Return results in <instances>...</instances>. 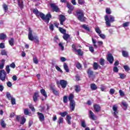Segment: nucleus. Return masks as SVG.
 Masks as SVG:
<instances>
[{
  "mask_svg": "<svg viewBox=\"0 0 130 130\" xmlns=\"http://www.w3.org/2000/svg\"><path fill=\"white\" fill-rule=\"evenodd\" d=\"M38 117L41 122L44 121V119H45L44 115H43V114L39 115Z\"/></svg>",
  "mask_w": 130,
  "mask_h": 130,
  "instance_id": "nucleus-23",
  "label": "nucleus"
},
{
  "mask_svg": "<svg viewBox=\"0 0 130 130\" xmlns=\"http://www.w3.org/2000/svg\"><path fill=\"white\" fill-rule=\"evenodd\" d=\"M38 97H39V94L38 92H35L33 96L34 102H36V101H37Z\"/></svg>",
  "mask_w": 130,
  "mask_h": 130,
  "instance_id": "nucleus-17",
  "label": "nucleus"
},
{
  "mask_svg": "<svg viewBox=\"0 0 130 130\" xmlns=\"http://www.w3.org/2000/svg\"><path fill=\"white\" fill-rule=\"evenodd\" d=\"M75 16L78 18L80 22H84L86 20V18L84 17V12L82 10H79L76 11Z\"/></svg>",
  "mask_w": 130,
  "mask_h": 130,
  "instance_id": "nucleus-3",
  "label": "nucleus"
},
{
  "mask_svg": "<svg viewBox=\"0 0 130 130\" xmlns=\"http://www.w3.org/2000/svg\"><path fill=\"white\" fill-rule=\"evenodd\" d=\"M87 74L89 77H91V76H93V71H92L91 69H89L87 71Z\"/></svg>",
  "mask_w": 130,
  "mask_h": 130,
  "instance_id": "nucleus-36",
  "label": "nucleus"
},
{
  "mask_svg": "<svg viewBox=\"0 0 130 130\" xmlns=\"http://www.w3.org/2000/svg\"><path fill=\"white\" fill-rule=\"evenodd\" d=\"M8 42L11 46H14L15 44V40L14 39V38H10Z\"/></svg>",
  "mask_w": 130,
  "mask_h": 130,
  "instance_id": "nucleus-16",
  "label": "nucleus"
},
{
  "mask_svg": "<svg viewBox=\"0 0 130 130\" xmlns=\"http://www.w3.org/2000/svg\"><path fill=\"white\" fill-rule=\"evenodd\" d=\"M28 37L29 40H30V41H33V40H35V42L36 43H38L39 42V40H38V37L36 36L34 37L33 35L32 34V29H31L30 28H28Z\"/></svg>",
  "mask_w": 130,
  "mask_h": 130,
  "instance_id": "nucleus-4",
  "label": "nucleus"
},
{
  "mask_svg": "<svg viewBox=\"0 0 130 130\" xmlns=\"http://www.w3.org/2000/svg\"><path fill=\"white\" fill-rule=\"evenodd\" d=\"M63 67L66 73H69L70 72V69H69V66H68V64H67V63L64 62Z\"/></svg>",
  "mask_w": 130,
  "mask_h": 130,
  "instance_id": "nucleus-15",
  "label": "nucleus"
},
{
  "mask_svg": "<svg viewBox=\"0 0 130 130\" xmlns=\"http://www.w3.org/2000/svg\"><path fill=\"white\" fill-rule=\"evenodd\" d=\"M6 38H7V35L3 33L0 35V39H1V40H4V39H6Z\"/></svg>",
  "mask_w": 130,
  "mask_h": 130,
  "instance_id": "nucleus-30",
  "label": "nucleus"
},
{
  "mask_svg": "<svg viewBox=\"0 0 130 130\" xmlns=\"http://www.w3.org/2000/svg\"><path fill=\"white\" fill-rule=\"evenodd\" d=\"M3 9L5 12H7L8 11V5L7 4H3Z\"/></svg>",
  "mask_w": 130,
  "mask_h": 130,
  "instance_id": "nucleus-53",
  "label": "nucleus"
},
{
  "mask_svg": "<svg viewBox=\"0 0 130 130\" xmlns=\"http://www.w3.org/2000/svg\"><path fill=\"white\" fill-rule=\"evenodd\" d=\"M90 88L91 90H97V86L95 84H91L90 85Z\"/></svg>",
  "mask_w": 130,
  "mask_h": 130,
  "instance_id": "nucleus-31",
  "label": "nucleus"
},
{
  "mask_svg": "<svg viewBox=\"0 0 130 130\" xmlns=\"http://www.w3.org/2000/svg\"><path fill=\"white\" fill-rule=\"evenodd\" d=\"M59 46L61 50L63 51V50L64 49V47H63L62 43H59Z\"/></svg>",
  "mask_w": 130,
  "mask_h": 130,
  "instance_id": "nucleus-51",
  "label": "nucleus"
},
{
  "mask_svg": "<svg viewBox=\"0 0 130 130\" xmlns=\"http://www.w3.org/2000/svg\"><path fill=\"white\" fill-rule=\"evenodd\" d=\"M119 75L120 76V79H125V77H126V76L124 74L119 73Z\"/></svg>",
  "mask_w": 130,
  "mask_h": 130,
  "instance_id": "nucleus-43",
  "label": "nucleus"
},
{
  "mask_svg": "<svg viewBox=\"0 0 130 130\" xmlns=\"http://www.w3.org/2000/svg\"><path fill=\"white\" fill-rule=\"evenodd\" d=\"M18 4L20 9H23V7H24V5H23V1L18 0Z\"/></svg>",
  "mask_w": 130,
  "mask_h": 130,
  "instance_id": "nucleus-22",
  "label": "nucleus"
},
{
  "mask_svg": "<svg viewBox=\"0 0 130 130\" xmlns=\"http://www.w3.org/2000/svg\"><path fill=\"white\" fill-rule=\"evenodd\" d=\"M11 101V104L12 105H16V99H15L14 98H13V99H12L11 100H10Z\"/></svg>",
  "mask_w": 130,
  "mask_h": 130,
  "instance_id": "nucleus-44",
  "label": "nucleus"
},
{
  "mask_svg": "<svg viewBox=\"0 0 130 130\" xmlns=\"http://www.w3.org/2000/svg\"><path fill=\"white\" fill-rule=\"evenodd\" d=\"M129 22H125L122 24V27H123L124 28H126V27H128L129 26Z\"/></svg>",
  "mask_w": 130,
  "mask_h": 130,
  "instance_id": "nucleus-28",
  "label": "nucleus"
},
{
  "mask_svg": "<svg viewBox=\"0 0 130 130\" xmlns=\"http://www.w3.org/2000/svg\"><path fill=\"white\" fill-rule=\"evenodd\" d=\"M122 55L124 57H128V52L124 50L122 51Z\"/></svg>",
  "mask_w": 130,
  "mask_h": 130,
  "instance_id": "nucleus-18",
  "label": "nucleus"
},
{
  "mask_svg": "<svg viewBox=\"0 0 130 130\" xmlns=\"http://www.w3.org/2000/svg\"><path fill=\"white\" fill-rule=\"evenodd\" d=\"M63 101L64 103H68V96H64L63 98Z\"/></svg>",
  "mask_w": 130,
  "mask_h": 130,
  "instance_id": "nucleus-57",
  "label": "nucleus"
},
{
  "mask_svg": "<svg viewBox=\"0 0 130 130\" xmlns=\"http://www.w3.org/2000/svg\"><path fill=\"white\" fill-rule=\"evenodd\" d=\"M122 105L124 107V109H126V108H127V104L125 101L122 102Z\"/></svg>",
  "mask_w": 130,
  "mask_h": 130,
  "instance_id": "nucleus-35",
  "label": "nucleus"
},
{
  "mask_svg": "<svg viewBox=\"0 0 130 130\" xmlns=\"http://www.w3.org/2000/svg\"><path fill=\"white\" fill-rule=\"evenodd\" d=\"M1 54L2 55H8V53H7V51L5 50H2Z\"/></svg>",
  "mask_w": 130,
  "mask_h": 130,
  "instance_id": "nucleus-42",
  "label": "nucleus"
},
{
  "mask_svg": "<svg viewBox=\"0 0 130 130\" xmlns=\"http://www.w3.org/2000/svg\"><path fill=\"white\" fill-rule=\"evenodd\" d=\"M7 85L8 87H9V88H11V87H12V82H11L10 81L7 82Z\"/></svg>",
  "mask_w": 130,
  "mask_h": 130,
  "instance_id": "nucleus-64",
  "label": "nucleus"
},
{
  "mask_svg": "<svg viewBox=\"0 0 130 130\" xmlns=\"http://www.w3.org/2000/svg\"><path fill=\"white\" fill-rule=\"evenodd\" d=\"M106 12L107 14H111V10H110V8H107L106 9Z\"/></svg>",
  "mask_w": 130,
  "mask_h": 130,
  "instance_id": "nucleus-59",
  "label": "nucleus"
},
{
  "mask_svg": "<svg viewBox=\"0 0 130 130\" xmlns=\"http://www.w3.org/2000/svg\"><path fill=\"white\" fill-rule=\"evenodd\" d=\"M105 60L103 58H101L100 60V63L101 66H104V62Z\"/></svg>",
  "mask_w": 130,
  "mask_h": 130,
  "instance_id": "nucleus-48",
  "label": "nucleus"
},
{
  "mask_svg": "<svg viewBox=\"0 0 130 130\" xmlns=\"http://www.w3.org/2000/svg\"><path fill=\"white\" fill-rule=\"evenodd\" d=\"M95 31L96 33H97L98 34V35H99L100 34H101V33L102 32L101 31V29H100V28H99V27H95Z\"/></svg>",
  "mask_w": 130,
  "mask_h": 130,
  "instance_id": "nucleus-25",
  "label": "nucleus"
},
{
  "mask_svg": "<svg viewBox=\"0 0 130 130\" xmlns=\"http://www.w3.org/2000/svg\"><path fill=\"white\" fill-rule=\"evenodd\" d=\"M6 96L9 100H10L13 98V96L11 95V93H10V92H7Z\"/></svg>",
  "mask_w": 130,
  "mask_h": 130,
  "instance_id": "nucleus-29",
  "label": "nucleus"
},
{
  "mask_svg": "<svg viewBox=\"0 0 130 130\" xmlns=\"http://www.w3.org/2000/svg\"><path fill=\"white\" fill-rule=\"evenodd\" d=\"M24 114H29V109H25L24 110Z\"/></svg>",
  "mask_w": 130,
  "mask_h": 130,
  "instance_id": "nucleus-61",
  "label": "nucleus"
},
{
  "mask_svg": "<svg viewBox=\"0 0 130 130\" xmlns=\"http://www.w3.org/2000/svg\"><path fill=\"white\" fill-rule=\"evenodd\" d=\"M123 68L126 72H128V71H129V67H128V66L125 65L123 66Z\"/></svg>",
  "mask_w": 130,
  "mask_h": 130,
  "instance_id": "nucleus-56",
  "label": "nucleus"
},
{
  "mask_svg": "<svg viewBox=\"0 0 130 130\" xmlns=\"http://www.w3.org/2000/svg\"><path fill=\"white\" fill-rule=\"evenodd\" d=\"M99 36H100V37H101V38H102V39H105V38L106 37L105 36V35L101 34V33L100 35H99Z\"/></svg>",
  "mask_w": 130,
  "mask_h": 130,
  "instance_id": "nucleus-55",
  "label": "nucleus"
},
{
  "mask_svg": "<svg viewBox=\"0 0 130 130\" xmlns=\"http://www.w3.org/2000/svg\"><path fill=\"white\" fill-rule=\"evenodd\" d=\"M71 119H72V117L70 115H67V123H68V124H71L72 122H71Z\"/></svg>",
  "mask_w": 130,
  "mask_h": 130,
  "instance_id": "nucleus-21",
  "label": "nucleus"
},
{
  "mask_svg": "<svg viewBox=\"0 0 130 130\" xmlns=\"http://www.w3.org/2000/svg\"><path fill=\"white\" fill-rule=\"evenodd\" d=\"M92 41L93 45V46L95 47V48H97L98 46L97 45H96V40H94V39L92 38Z\"/></svg>",
  "mask_w": 130,
  "mask_h": 130,
  "instance_id": "nucleus-45",
  "label": "nucleus"
},
{
  "mask_svg": "<svg viewBox=\"0 0 130 130\" xmlns=\"http://www.w3.org/2000/svg\"><path fill=\"white\" fill-rule=\"evenodd\" d=\"M6 77H7V73L5 70H1L0 71V79L3 81H6Z\"/></svg>",
  "mask_w": 130,
  "mask_h": 130,
  "instance_id": "nucleus-7",
  "label": "nucleus"
},
{
  "mask_svg": "<svg viewBox=\"0 0 130 130\" xmlns=\"http://www.w3.org/2000/svg\"><path fill=\"white\" fill-rule=\"evenodd\" d=\"M5 62H6V60L5 59H3L1 61L0 69H4V67H5Z\"/></svg>",
  "mask_w": 130,
  "mask_h": 130,
  "instance_id": "nucleus-20",
  "label": "nucleus"
},
{
  "mask_svg": "<svg viewBox=\"0 0 130 130\" xmlns=\"http://www.w3.org/2000/svg\"><path fill=\"white\" fill-rule=\"evenodd\" d=\"M89 117L92 120H96V119H97V117H96L94 114H90Z\"/></svg>",
  "mask_w": 130,
  "mask_h": 130,
  "instance_id": "nucleus-24",
  "label": "nucleus"
},
{
  "mask_svg": "<svg viewBox=\"0 0 130 130\" xmlns=\"http://www.w3.org/2000/svg\"><path fill=\"white\" fill-rule=\"evenodd\" d=\"M41 94L44 96L45 98H47V94H46V91L44 89H42L40 90Z\"/></svg>",
  "mask_w": 130,
  "mask_h": 130,
  "instance_id": "nucleus-19",
  "label": "nucleus"
},
{
  "mask_svg": "<svg viewBox=\"0 0 130 130\" xmlns=\"http://www.w3.org/2000/svg\"><path fill=\"white\" fill-rule=\"evenodd\" d=\"M68 99L69 101H70V102H72V101H75L73 100V99H74V94H70Z\"/></svg>",
  "mask_w": 130,
  "mask_h": 130,
  "instance_id": "nucleus-32",
  "label": "nucleus"
},
{
  "mask_svg": "<svg viewBox=\"0 0 130 130\" xmlns=\"http://www.w3.org/2000/svg\"><path fill=\"white\" fill-rule=\"evenodd\" d=\"M114 93H115V90L113 88L110 89V94H111V95H113V94H114Z\"/></svg>",
  "mask_w": 130,
  "mask_h": 130,
  "instance_id": "nucleus-50",
  "label": "nucleus"
},
{
  "mask_svg": "<svg viewBox=\"0 0 130 130\" xmlns=\"http://www.w3.org/2000/svg\"><path fill=\"white\" fill-rule=\"evenodd\" d=\"M59 84L63 89H64V88L67 87V85H68V82L64 80H60L59 81Z\"/></svg>",
  "mask_w": 130,
  "mask_h": 130,
  "instance_id": "nucleus-8",
  "label": "nucleus"
},
{
  "mask_svg": "<svg viewBox=\"0 0 130 130\" xmlns=\"http://www.w3.org/2000/svg\"><path fill=\"white\" fill-rule=\"evenodd\" d=\"M67 8H68L69 9L68 13L69 14H72V12L74 11V6H73V5H72L71 4L69 3H67Z\"/></svg>",
  "mask_w": 130,
  "mask_h": 130,
  "instance_id": "nucleus-9",
  "label": "nucleus"
},
{
  "mask_svg": "<svg viewBox=\"0 0 130 130\" xmlns=\"http://www.w3.org/2000/svg\"><path fill=\"white\" fill-rule=\"evenodd\" d=\"M113 110L114 111V114H117V106L114 105L113 106Z\"/></svg>",
  "mask_w": 130,
  "mask_h": 130,
  "instance_id": "nucleus-27",
  "label": "nucleus"
},
{
  "mask_svg": "<svg viewBox=\"0 0 130 130\" xmlns=\"http://www.w3.org/2000/svg\"><path fill=\"white\" fill-rule=\"evenodd\" d=\"M29 108L31 109V111H33L34 112H35V108H34V107L32 105H29Z\"/></svg>",
  "mask_w": 130,
  "mask_h": 130,
  "instance_id": "nucleus-58",
  "label": "nucleus"
},
{
  "mask_svg": "<svg viewBox=\"0 0 130 130\" xmlns=\"http://www.w3.org/2000/svg\"><path fill=\"white\" fill-rule=\"evenodd\" d=\"M70 105L71 110H72V111H73V110H75V106H76V103L75 102V101L70 102Z\"/></svg>",
  "mask_w": 130,
  "mask_h": 130,
  "instance_id": "nucleus-13",
  "label": "nucleus"
},
{
  "mask_svg": "<svg viewBox=\"0 0 130 130\" xmlns=\"http://www.w3.org/2000/svg\"><path fill=\"white\" fill-rule=\"evenodd\" d=\"M59 21L60 25H63V22L66 21V17L63 15H60Z\"/></svg>",
  "mask_w": 130,
  "mask_h": 130,
  "instance_id": "nucleus-14",
  "label": "nucleus"
},
{
  "mask_svg": "<svg viewBox=\"0 0 130 130\" xmlns=\"http://www.w3.org/2000/svg\"><path fill=\"white\" fill-rule=\"evenodd\" d=\"M105 20L107 27H111V23H113V22L115 21V17L112 15H105Z\"/></svg>",
  "mask_w": 130,
  "mask_h": 130,
  "instance_id": "nucleus-2",
  "label": "nucleus"
},
{
  "mask_svg": "<svg viewBox=\"0 0 130 130\" xmlns=\"http://www.w3.org/2000/svg\"><path fill=\"white\" fill-rule=\"evenodd\" d=\"M76 68H77L78 70H81L82 69V65L81 64V63H80V62H78L76 63Z\"/></svg>",
  "mask_w": 130,
  "mask_h": 130,
  "instance_id": "nucleus-37",
  "label": "nucleus"
},
{
  "mask_svg": "<svg viewBox=\"0 0 130 130\" xmlns=\"http://www.w3.org/2000/svg\"><path fill=\"white\" fill-rule=\"evenodd\" d=\"M75 88V90L76 93H79V92L81 91V87L79 86V85H76Z\"/></svg>",
  "mask_w": 130,
  "mask_h": 130,
  "instance_id": "nucleus-26",
  "label": "nucleus"
},
{
  "mask_svg": "<svg viewBox=\"0 0 130 130\" xmlns=\"http://www.w3.org/2000/svg\"><path fill=\"white\" fill-rule=\"evenodd\" d=\"M6 71L7 74H10V72H11V69H10V66L8 65L6 66Z\"/></svg>",
  "mask_w": 130,
  "mask_h": 130,
  "instance_id": "nucleus-39",
  "label": "nucleus"
},
{
  "mask_svg": "<svg viewBox=\"0 0 130 130\" xmlns=\"http://www.w3.org/2000/svg\"><path fill=\"white\" fill-rule=\"evenodd\" d=\"M33 61L35 63H36V64H37L39 62L38 59H37V57H34L33 58Z\"/></svg>",
  "mask_w": 130,
  "mask_h": 130,
  "instance_id": "nucleus-54",
  "label": "nucleus"
},
{
  "mask_svg": "<svg viewBox=\"0 0 130 130\" xmlns=\"http://www.w3.org/2000/svg\"><path fill=\"white\" fill-rule=\"evenodd\" d=\"M50 6L55 12H59V8H58L57 6H56L55 4H51Z\"/></svg>",
  "mask_w": 130,
  "mask_h": 130,
  "instance_id": "nucleus-10",
  "label": "nucleus"
},
{
  "mask_svg": "<svg viewBox=\"0 0 130 130\" xmlns=\"http://www.w3.org/2000/svg\"><path fill=\"white\" fill-rule=\"evenodd\" d=\"M5 43H1L0 44V48L1 49H4L5 48Z\"/></svg>",
  "mask_w": 130,
  "mask_h": 130,
  "instance_id": "nucleus-62",
  "label": "nucleus"
},
{
  "mask_svg": "<svg viewBox=\"0 0 130 130\" xmlns=\"http://www.w3.org/2000/svg\"><path fill=\"white\" fill-rule=\"evenodd\" d=\"M55 68L56 70H57V71H58V72H60V73L62 74V73H63L62 70H61V69H60V68H59V67L56 66H55Z\"/></svg>",
  "mask_w": 130,
  "mask_h": 130,
  "instance_id": "nucleus-41",
  "label": "nucleus"
},
{
  "mask_svg": "<svg viewBox=\"0 0 130 130\" xmlns=\"http://www.w3.org/2000/svg\"><path fill=\"white\" fill-rule=\"evenodd\" d=\"M93 67L94 70H98V68H99V65L98 63H97V62H94Z\"/></svg>",
  "mask_w": 130,
  "mask_h": 130,
  "instance_id": "nucleus-34",
  "label": "nucleus"
},
{
  "mask_svg": "<svg viewBox=\"0 0 130 130\" xmlns=\"http://www.w3.org/2000/svg\"><path fill=\"white\" fill-rule=\"evenodd\" d=\"M16 121L20 122V124H24L26 122V118L21 115L16 116Z\"/></svg>",
  "mask_w": 130,
  "mask_h": 130,
  "instance_id": "nucleus-6",
  "label": "nucleus"
},
{
  "mask_svg": "<svg viewBox=\"0 0 130 130\" xmlns=\"http://www.w3.org/2000/svg\"><path fill=\"white\" fill-rule=\"evenodd\" d=\"M107 60L110 62V63H113V56H112L111 54H109L108 55Z\"/></svg>",
  "mask_w": 130,
  "mask_h": 130,
  "instance_id": "nucleus-11",
  "label": "nucleus"
},
{
  "mask_svg": "<svg viewBox=\"0 0 130 130\" xmlns=\"http://www.w3.org/2000/svg\"><path fill=\"white\" fill-rule=\"evenodd\" d=\"M58 122L59 124H60V123H63V118L60 117L59 118Z\"/></svg>",
  "mask_w": 130,
  "mask_h": 130,
  "instance_id": "nucleus-40",
  "label": "nucleus"
},
{
  "mask_svg": "<svg viewBox=\"0 0 130 130\" xmlns=\"http://www.w3.org/2000/svg\"><path fill=\"white\" fill-rule=\"evenodd\" d=\"M93 109L96 112H99L101 109V107L99 105L95 104L93 105Z\"/></svg>",
  "mask_w": 130,
  "mask_h": 130,
  "instance_id": "nucleus-12",
  "label": "nucleus"
},
{
  "mask_svg": "<svg viewBox=\"0 0 130 130\" xmlns=\"http://www.w3.org/2000/svg\"><path fill=\"white\" fill-rule=\"evenodd\" d=\"M33 13L35 14L37 17H40V18H41V19H43L44 22L47 23V24H48V23H49V21L50 20V19H51V15L50 14V13L47 14L45 16L44 14L38 11V10L37 9H34L33 10Z\"/></svg>",
  "mask_w": 130,
  "mask_h": 130,
  "instance_id": "nucleus-1",
  "label": "nucleus"
},
{
  "mask_svg": "<svg viewBox=\"0 0 130 130\" xmlns=\"http://www.w3.org/2000/svg\"><path fill=\"white\" fill-rule=\"evenodd\" d=\"M59 30L60 32L61 33H62V34H66V29H64L61 27H59Z\"/></svg>",
  "mask_w": 130,
  "mask_h": 130,
  "instance_id": "nucleus-38",
  "label": "nucleus"
},
{
  "mask_svg": "<svg viewBox=\"0 0 130 130\" xmlns=\"http://www.w3.org/2000/svg\"><path fill=\"white\" fill-rule=\"evenodd\" d=\"M82 28H83V29L86 30V31H90V28H89V27H88V25L84 24L82 25Z\"/></svg>",
  "mask_w": 130,
  "mask_h": 130,
  "instance_id": "nucleus-33",
  "label": "nucleus"
},
{
  "mask_svg": "<svg viewBox=\"0 0 130 130\" xmlns=\"http://www.w3.org/2000/svg\"><path fill=\"white\" fill-rule=\"evenodd\" d=\"M113 71L115 72V73H117L118 72V68H117L116 67H115L113 68Z\"/></svg>",
  "mask_w": 130,
  "mask_h": 130,
  "instance_id": "nucleus-63",
  "label": "nucleus"
},
{
  "mask_svg": "<svg viewBox=\"0 0 130 130\" xmlns=\"http://www.w3.org/2000/svg\"><path fill=\"white\" fill-rule=\"evenodd\" d=\"M1 124L2 126V127H6V123H5V121L4 120H1Z\"/></svg>",
  "mask_w": 130,
  "mask_h": 130,
  "instance_id": "nucleus-46",
  "label": "nucleus"
},
{
  "mask_svg": "<svg viewBox=\"0 0 130 130\" xmlns=\"http://www.w3.org/2000/svg\"><path fill=\"white\" fill-rule=\"evenodd\" d=\"M70 38V36L68 34H65L63 36V38L64 40H67V39H69Z\"/></svg>",
  "mask_w": 130,
  "mask_h": 130,
  "instance_id": "nucleus-47",
  "label": "nucleus"
},
{
  "mask_svg": "<svg viewBox=\"0 0 130 130\" xmlns=\"http://www.w3.org/2000/svg\"><path fill=\"white\" fill-rule=\"evenodd\" d=\"M81 126H82V127H86V122H85V121L84 120L81 121Z\"/></svg>",
  "mask_w": 130,
  "mask_h": 130,
  "instance_id": "nucleus-52",
  "label": "nucleus"
},
{
  "mask_svg": "<svg viewBox=\"0 0 130 130\" xmlns=\"http://www.w3.org/2000/svg\"><path fill=\"white\" fill-rule=\"evenodd\" d=\"M119 93L120 94V95L123 96H124V92H123V91L122 90H120L119 91Z\"/></svg>",
  "mask_w": 130,
  "mask_h": 130,
  "instance_id": "nucleus-60",
  "label": "nucleus"
},
{
  "mask_svg": "<svg viewBox=\"0 0 130 130\" xmlns=\"http://www.w3.org/2000/svg\"><path fill=\"white\" fill-rule=\"evenodd\" d=\"M78 3L79 5H84L85 4V1L84 0H78Z\"/></svg>",
  "mask_w": 130,
  "mask_h": 130,
  "instance_id": "nucleus-49",
  "label": "nucleus"
},
{
  "mask_svg": "<svg viewBox=\"0 0 130 130\" xmlns=\"http://www.w3.org/2000/svg\"><path fill=\"white\" fill-rule=\"evenodd\" d=\"M72 50L73 52H74L76 54H77V55H79L80 56L83 55V52L82 51V50L80 49H78L76 44L72 45Z\"/></svg>",
  "mask_w": 130,
  "mask_h": 130,
  "instance_id": "nucleus-5",
  "label": "nucleus"
}]
</instances>
